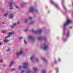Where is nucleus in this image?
I'll return each instance as SVG.
<instances>
[{"instance_id": "nucleus-1", "label": "nucleus", "mask_w": 73, "mask_h": 73, "mask_svg": "<svg viewBox=\"0 0 73 73\" xmlns=\"http://www.w3.org/2000/svg\"><path fill=\"white\" fill-rule=\"evenodd\" d=\"M67 22L64 24V31H65V27L68 24H70V23H71V20H70V19H69V18H68L67 19Z\"/></svg>"}, {"instance_id": "nucleus-2", "label": "nucleus", "mask_w": 73, "mask_h": 73, "mask_svg": "<svg viewBox=\"0 0 73 73\" xmlns=\"http://www.w3.org/2000/svg\"><path fill=\"white\" fill-rule=\"evenodd\" d=\"M27 65L26 63H23V67L21 66H18V69H21L22 68H23L24 69H25V68H27Z\"/></svg>"}, {"instance_id": "nucleus-3", "label": "nucleus", "mask_w": 73, "mask_h": 73, "mask_svg": "<svg viewBox=\"0 0 73 73\" xmlns=\"http://www.w3.org/2000/svg\"><path fill=\"white\" fill-rule=\"evenodd\" d=\"M41 48L44 50H47L48 49V47L46 45H43L41 46Z\"/></svg>"}, {"instance_id": "nucleus-4", "label": "nucleus", "mask_w": 73, "mask_h": 73, "mask_svg": "<svg viewBox=\"0 0 73 73\" xmlns=\"http://www.w3.org/2000/svg\"><path fill=\"white\" fill-rule=\"evenodd\" d=\"M13 35V33L12 32H11L10 33H9L8 34V35L5 37V38H8L9 37H10L11 35Z\"/></svg>"}, {"instance_id": "nucleus-5", "label": "nucleus", "mask_w": 73, "mask_h": 73, "mask_svg": "<svg viewBox=\"0 0 73 73\" xmlns=\"http://www.w3.org/2000/svg\"><path fill=\"white\" fill-rule=\"evenodd\" d=\"M29 11L30 12H34L35 11V9H34L33 7H32L29 9Z\"/></svg>"}, {"instance_id": "nucleus-6", "label": "nucleus", "mask_w": 73, "mask_h": 73, "mask_svg": "<svg viewBox=\"0 0 73 73\" xmlns=\"http://www.w3.org/2000/svg\"><path fill=\"white\" fill-rule=\"evenodd\" d=\"M38 40L39 41H41V40H42L43 39L44 40H46V38H42L41 37H38Z\"/></svg>"}, {"instance_id": "nucleus-7", "label": "nucleus", "mask_w": 73, "mask_h": 73, "mask_svg": "<svg viewBox=\"0 0 73 73\" xmlns=\"http://www.w3.org/2000/svg\"><path fill=\"white\" fill-rule=\"evenodd\" d=\"M8 41H9V40H7L6 39H5L3 40V42H4L5 43H7Z\"/></svg>"}, {"instance_id": "nucleus-8", "label": "nucleus", "mask_w": 73, "mask_h": 73, "mask_svg": "<svg viewBox=\"0 0 73 73\" xmlns=\"http://www.w3.org/2000/svg\"><path fill=\"white\" fill-rule=\"evenodd\" d=\"M14 61H11V63H10V64L9 65V66H11V65H13V64H14Z\"/></svg>"}, {"instance_id": "nucleus-9", "label": "nucleus", "mask_w": 73, "mask_h": 73, "mask_svg": "<svg viewBox=\"0 0 73 73\" xmlns=\"http://www.w3.org/2000/svg\"><path fill=\"white\" fill-rule=\"evenodd\" d=\"M13 14L12 13H11L9 15V17L10 18H12L13 17Z\"/></svg>"}, {"instance_id": "nucleus-10", "label": "nucleus", "mask_w": 73, "mask_h": 73, "mask_svg": "<svg viewBox=\"0 0 73 73\" xmlns=\"http://www.w3.org/2000/svg\"><path fill=\"white\" fill-rule=\"evenodd\" d=\"M29 20V19H25V23H28V21Z\"/></svg>"}, {"instance_id": "nucleus-11", "label": "nucleus", "mask_w": 73, "mask_h": 73, "mask_svg": "<svg viewBox=\"0 0 73 73\" xmlns=\"http://www.w3.org/2000/svg\"><path fill=\"white\" fill-rule=\"evenodd\" d=\"M35 57V56L34 55H33V56H31L30 58V60L31 61L32 60H33V58Z\"/></svg>"}, {"instance_id": "nucleus-12", "label": "nucleus", "mask_w": 73, "mask_h": 73, "mask_svg": "<svg viewBox=\"0 0 73 73\" xmlns=\"http://www.w3.org/2000/svg\"><path fill=\"white\" fill-rule=\"evenodd\" d=\"M28 37L29 39H33V37L32 36H29Z\"/></svg>"}, {"instance_id": "nucleus-13", "label": "nucleus", "mask_w": 73, "mask_h": 73, "mask_svg": "<svg viewBox=\"0 0 73 73\" xmlns=\"http://www.w3.org/2000/svg\"><path fill=\"white\" fill-rule=\"evenodd\" d=\"M42 73H46V70H42Z\"/></svg>"}, {"instance_id": "nucleus-14", "label": "nucleus", "mask_w": 73, "mask_h": 73, "mask_svg": "<svg viewBox=\"0 0 73 73\" xmlns=\"http://www.w3.org/2000/svg\"><path fill=\"white\" fill-rule=\"evenodd\" d=\"M35 23V21H31V22H30V24L32 25L33 24Z\"/></svg>"}, {"instance_id": "nucleus-15", "label": "nucleus", "mask_w": 73, "mask_h": 73, "mask_svg": "<svg viewBox=\"0 0 73 73\" xmlns=\"http://www.w3.org/2000/svg\"><path fill=\"white\" fill-rule=\"evenodd\" d=\"M23 53V51L22 50H20V51L19 52V54H21Z\"/></svg>"}, {"instance_id": "nucleus-16", "label": "nucleus", "mask_w": 73, "mask_h": 73, "mask_svg": "<svg viewBox=\"0 0 73 73\" xmlns=\"http://www.w3.org/2000/svg\"><path fill=\"white\" fill-rule=\"evenodd\" d=\"M33 69L34 70H35V71H36V70H38L37 68L36 67H34L33 68Z\"/></svg>"}, {"instance_id": "nucleus-17", "label": "nucleus", "mask_w": 73, "mask_h": 73, "mask_svg": "<svg viewBox=\"0 0 73 73\" xmlns=\"http://www.w3.org/2000/svg\"><path fill=\"white\" fill-rule=\"evenodd\" d=\"M12 25H13V26L14 27H16V24L15 23H13Z\"/></svg>"}, {"instance_id": "nucleus-18", "label": "nucleus", "mask_w": 73, "mask_h": 73, "mask_svg": "<svg viewBox=\"0 0 73 73\" xmlns=\"http://www.w3.org/2000/svg\"><path fill=\"white\" fill-rule=\"evenodd\" d=\"M12 4H13V3H12L11 2H10L9 3V5L10 7H11L12 5Z\"/></svg>"}, {"instance_id": "nucleus-19", "label": "nucleus", "mask_w": 73, "mask_h": 73, "mask_svg": "<svg viewBox=\"0 0 73 73\" xmlns=\"http://www.w3.org/2000/svg\"><path fill=\"white\" fill-rule=\"evenodd\" d=\"M15 7L17 9H19V7L16 5H15Z\"/></svg>"}, {"instance_id": "nucleus-20", "label": "nucleus", "mask_w": 73, "mask_h": 73, "mask_svg": "<svg viewBox=\"0 0 73 73\" xmlns=\"http://www.w3.org/2000/svg\"><path fill=\"white\" fill-rule=\"evenodd\" d=\"M19 54H20L18 52L16 53V55L17 57H18V56H19Z\"/></svg>"}, {"instance_id": "nucleus-21", "label": "nucleus", "mask_w": 73, "mask_h": 73, "mask_svg": "<svg viewBox=\"0 0 73 73\" xmlns=\"http://www.w3.org/2000/svg\"><path fill=\"white\" fill-rule=\"evenodd\" d=\"M42 29H40L38 31V33H41V32H42Z\"/></svg>"}, {"instance_id": "nucleus-22", "label": "nucleus", "mask_w": 73, "mask_h": 73, "mask_svg": "<svg viewBox=\"0 0 73 73\" xmlns=\"http://www.w3.org/2000/svg\"><path fill=\"white\" fill-rule=\"evenodd\" d=\"M31 72V71L30 70H29L27 71L26 73H30V72Z\"/></svg>"}, {"instance_id": "nucleus-23", "label": "nucleus", "mask_w": 73, "mask_h": 73, "mask_svg": "<svg viewBox=\"0 0 73 73\" xmlns=\"http://www.w3.org/2000/svg\"><path fill=\"white\" fill-rule=\"evenodd\" d=\"M69 36V31H68V33L67 34V37H68Z\"/></svg>"}, {"instance_id": "nucleus-24", "label": "nucleus", "mask_w": 73, "mask_h": 73, "mask_svg": "<svg viewBox=\"0 0 73 73\" xmlns=\"http://www.w3.org/2000/svg\"><path fill=\"white\" fill-rule=\"evenodd\" d=\"M6 32H7V31H4V30H3L1 31L2 33H4Z\"/></svg>"}, {"instance_id": "nucleus-25", "label": "nucleus", "mask_w": 73, "mask_h": 73, "mask_svg": "<svg viewBox=\"0 0 73 73\" xmlns=\"http://www.w3.org/2000/svg\"><path fill=\"white\" fill-rule=\"evenodd\" d=\"M28 31V29H27L24 30V32H27Z\"/></svg>"}, {"instance_id": "nucleus-26", "label": "nucleus", "mask_w": 73, "mask_h": 73, "mask_svg": "<svg viewBox=\"0 0 73 73\" xmlns=\"http://www.w3.org/2000/svg\"><path fill=\"white\" fill-rule=\"evenodd\" d=\"M7 15H8L7 13H5V16H7Z\"/></svg>"}, {"instance_id": "nucleus-27", "label": "nucleus", "mask_w": 73, "mask_h": 73, "mask_svg": "<svg viewBox=\"0 0 73 73\" xmlns=\"http://www.w3.org/2000/svg\"><path fill=\"white\" fill-rule=\"evenodd\" d=\"M42 60H43V61H45V62H46V60L45 59V58H42Z\"/></svg>"}, {"instance_id": "nucleus-28", "label": "nucleus", "mask_w": 73, "mask_h": 73, "mask_svg": "<svg viewBox=\"0 0 73 73\" xmlns=\"http://www.w3.org/2000/svg\"><path fill=\"white\" fill-rule=\"evenodd\" d=\"M15 70V68L11 69V72H12L13 71H14V70Z\"/></svg>"}, {"instance_id": "nucleus-29", "label": "nucleus", "mask_w": 73, "mask_h": 73, "mask_svg": "<svg viewBox=\"0 0 73 73\" xmlns=\"http://www.w3.org/2000/svg\"><path fill=\"white\" fill-rule=\"evenodd\" d=\"M24 44H27V42L26 41H25V39H24Z\"/></svg>"}, {"instance_id": "nucleus-30", "label": "nucleus", "mask_w": 73, "mask_h": 73, "mask_svg": "<svg viewBox=\"0 0 73 73\" xmlns=\"http://www.w3.org/2000/svg\"><path fill=\"white\" fill-rule=\"evenodd\" d=\"M13 27H14L13 26H10V28H11V29H12V28H13Z\"/></svg>"}, {"instance_id": "nucleus-31", "label": "nucleus", "mask_w": 73, "mask_h": 73, "mask_svg": "<svg viewBox=\"0 0 73 73\" xmlns=\"http://www.w3.org/2000/svg\"><path fill=\"white\" fill-rule=\"evenodd\" d=\"M51 2V3L52 4H54V2H53V1L50 0Z\"/></svg>"}, {"instance_id": "nucleus-32", "label": "nucleus", "mask_w": 73, "mask_h": 73, "mask_svg": "<svg viewBox=\"0 0 73 73\" xmlns=\"http://www.w3.org/2000/svg\"><path fill=\"white\" fill-rule=\"evenodd\" d=\"M29 19L30 20H32V17H29Z\"/></svg>"}, {"instance_id": "nucleus-33", "label": "nucleus", "mask_w": 73, "mask_h": 73, "mask_svg": "<svg viewBox=\"0 0 73 73\" xmlns=\"http://www.w3.org/2000/svg\"><path fill=\"white\" fill-rule=\"evenodd\" d=\"M24 70H23L20 73H24Z\"/></svg>"}, {"instance_id": "nucleus-34", "label": "nucleus", "mask_w": 73, "mask_h": 73, "mask_svg": "<svg viewBox=\"0 0 73 73\" xmlns=\"http://www.w3.org/2000/svg\"><path fill=\"white\" fill-rule=\"evenodd\" d=\"M36 61H38V59L37 58H36Z\"/></svg>"}, {"instance_id": "nucleus-35", "label": "nucleus", "mask_w": 73, "mask_h": 73, "mask_svg": "<svg viewBox=\"0 0 73 73\" xmlns=\"http://www.w3.org/2000/svg\"><path fill=\"white\" fill-rule=\"evenodd\" d=\"M55 6L56 7H57H57H58V6L57 5H55Z\"/></svg>"}, {"instance_id": "nucleus-36", "label": "nucleus", "mask_w": 73, "mask_h": 73, "mask_svg": "<svg viewBox=\"0 0 73 73\" xmlns=\"http://www.w3.org/2000/svg\"><path fill=\"white\" fill-rule=\"evenodd\" d=\"M22 39V37H19V39H20V40H21V39Z\"/></svg>"}, {"instance_id": "nucleus-37", "label": "nucleus", "mask_w": 73, "mask_h": 73, "mask_svg": "<svg viewBox=\"0 0 73 73\" xmlns=\"http://www.w3.org/2000/svg\"><path fill=\"white\" fill-rule=\"evenodd\" d=\"M10 49H8L7 50V52H9V51H10Z\"/></svg>"}, {"instance_id": "nucleus-38", "label": "nucleus", "mask_w": 73, "mask_h": 73, "mask_svg": "<svg viewBox=\"0 0 73 73\" xmlns=\"http://www.w3.org/2000/svg\"><path fill=\"white\" fill-rule=\"evenodd\" d=\"M57 73L58 72V68H57Z\"/></svg>"}, {"instance_id": "nucleus-39", "label": "nucleus", "mask_w": 73, "mask_h": 73, "mask_svg": "<svg viewBox=\"0 0 73 73\" xmlns=\"http://www.w3.org/2000/svg\"><path fill=\"white\" fill-rule=\"evenodd\" d=\"M63 8H64V9H66V8L64 6H63Z\"/></svg>"}, {"instance_id": "nucleus-40", "label": "nucleus", "mask_w": 73, "mask_h": 73, "mask_svg": "<svg viewBox=\"0 0 73 73\" xmlns=\"http://www.w3.org/2000/svg\"><path fill=\"white\" fill-rule=\"evenodd\" d=\"M17 24H20V22H19V21H18L17 22Z\"/></svg>"}, {"instance_id": "nucleus-41", "label": "nucleus", "mask_w": 73, "mask_h": 73, "mask_svg": "<svg viewBox=\"0 0 73 73\" xmlns=\"http://www.w3.org/2000/svg\"><path fill=\"white\" fill-rule=\"evenodd\" d=\"M61 61V59H60V58L58 59V61Z\"/></svg>"}, {"instance_id": "nucleus-42", "label": "nucleus", "mask_w": 73, "mask_h": 73, "mask_svg": "<svg viewBox=\"0 0 73 73\" xmlns=\"http://www.w3.org/2000/svg\"><path fill=\"white\" fill-rule=\"evenodd\" d=\"M55 64H56L57 63V61L55 60Z\"/></svg>"}, {"instance_id": "nucleus-43", "label": "nucleus", "mask_w": 73, "mask_h": 73, "mask_svg": "<svg viewBox=\"0 0 73 73\" xmlns=\"http://www.w3.org/2000/svg\"><path fill=\"white\" fill-rule=\"evenodd\" d=\"M2 23L3 24H5V23L4 22H3Z\"/></svg>"}, {"instance_id": "nucleus-44", "label": "nucleus", "mask_w": 73, "mask_h": 73, "mask_svg": "<svg viewBox=\"0 0 73 73\" xmlns=\"http://www.w3.org/2000/svg\"><path fill=\"white\" fill-rule=\"evenodd\" d=\"M70 28L71 29H72V27H70Z\"/></svg>"}, {"instance_id": "nucleus-45", "label": "nucleus", "mask_w": 73, "mask_h": 73, "mask_svg": "<svg viewBox=\"0 0 73 73\" xmlns=\"http://www.w3.org/2000/svg\"><path fill=\"white\" fill-rule=\"evenodd\" d=\"M2 43V42H1L0 43V45L1 44V43Z\"/></svg>"}, {"instance_id": "nucleus-46", "label": "nucleus", "mask_w": 73, "mask_h": 73, "mask_svg": "<svg viewBox=\"0 0 73 73\" xmlns=\"http://www.w3.org/2000/svg\"><path fill=\"white\" fill-rule=\"evenodd\" d=\"M32 32H34V30H32Z\"/></svg>"}, {"instance_id": "nucleus-47", "label": "nucleus", "mask_w": 73, "mask_h": 73, "mask_svg": "<svg viewBox=\"0 0 73 73\" xmlns=\"http://www.w3.org/2000/svg\"><path fill=\"white\" fill-rule=\"evenodd\" d=\"M10 1H12L13 0H10Z\"/></svg>"}, {"instance_id": "nucleus-48", "label": "nucleus", "mask_w": 73, "mask_h": 73, "mask_svg": "<svg viewBox=\"0 0 73 73\" xmlns=\"http://www.w3.org/2000/svg\"><path fill=\"white\" fill-rule=\"evenodd\" d=\"M36 12H38V10H36Z\"/></svg>"}, {"instance_id": "nucleus-49", "label": "nucleus", "mask_w": 73, "mask_h": 73, "mask_svg": "<svg viewBox=\"0 0 73 73\" xmlns=\"http://www.w3.org/2000/svg\"><path fill=\"white\" fill-rule=\"evenodd\" d=\"M0 62H2V60L0 61Z\"/></svg>"}, {"instance_id": "nucleus-50", "label": "nucleus", "mask_w": 73, "mask_h": 73, "mask_svg": "<svg viewBox=\"0 0 73 73\" xmlns=\"http://www.w3.org/2000/svg\"><path fill=\"white\" fill-rule=\"evenodd\" d=\"M49 12H50V11H48V13H49Z\"/></svg>"}]
</instances>
